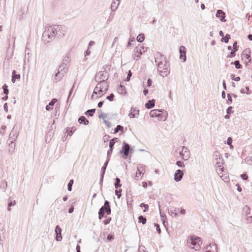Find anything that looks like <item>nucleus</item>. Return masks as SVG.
<instances>
[{
	"mask_svg": "<svg viewBox=\"0 0 252 252\" xmlns=\"http://www.w3.org/2000/svg\"><path fill=\"white\" fill-rule=\"evenodd\" d=\"M154 57L158 71L159 75L163 77L167 76L170 73V69L166 57L159 52H157Z\"/></svg>",
	"mask_w": 252,
	"mask_h": 252,
	"instance_id": "1",
	"label": "nucleus"
},
{
	"mask_svg": "<svg viewBox=\"0 0 252 252\" xmlns=\"http://www.w3.org/2000/svg\"><path fill=\"white\" fill-rule=\"evenodd\" d=\"M202 243L201 238L195 235L190 236L187 242V246L195 251H198L200 249V245Z\"/></svg>",
	"mask_w": 252,
	"mask_h": 252,
	"instance_id": "2",
	"label": "nucleus"
},
{
	"mask_svg": "<svg viewBox=\"0 0 252 252\" xmlns=\"http://www.w3.org/2000/svg\"><path fill=\"white\" fill-rule=\"evenodd\" d=\"M54 31L52 26L46 27L42 34L43 41L45 43H49L53 40L56 37Z\"/></svg>",
	"mask_w": 252,
	"mask_h": 252,
	"instance_id": "3",
	"label": "nucleus"
},
{
	"mask_svg": "<svg viewBox=\"0 0 252 252\" xmlns=\"http://www.w3.org/2000/svg\"><path fill=\"white\" fill-rule=\"evenodd\" d=\"M67 67L62 66V65L61 64V65L59 66L57 72H55V76L54 78V81L55 82H59L63 78V77L67 73Z\"/></svg>",
	"mask_w": 252,
	"mask_h": 252,
	"instance_id": "4",
	"label": "nucleus"
},
{
	"mask_svg": "<svg viewBox=\"0 0 252 252\" xmlns=\"http://www.w3.org/2000/svg\"><path fill=\"white\" fill-rule=\"evenodd\" d=\"M213 163L221 169L223 168L222 165L223 164V158L221 157L220 153L216 151L213 154Z\"/></svg>",
	"mask_w": 252,
	"mask_h": 252,
	"instance_id": "5",
	"label": "nucleus"
},
{
	"mask_svg": "<svg viewBox=\"0 0 252 252\" xmlns=\"http://www.w3.org/2000/svg\"><path fill=\"white\" fill-rule=\"evenodd\" d=\"M108 78L109 75L107 72L104 71H100L96 74L95 81L99 83L106 81Z\"/></svg>",
	"mask_w": 252,
	"mask_h": 252,
	"instance_id": "6",
	"label": "nucleus"
},
{
	"mask_svg": "<svg viewBox=\"0 0 252 252\" xmlns=\"http://www.w3.org/2000/svg\"><path fill=\"white\" fill-rule=\"evenodd\" d=\"M55 36L58 38L63 36L65 34L64 31H63V27L61 25H55L52 27Z\"/></svg>",
	"mask_w": 252,
	"mask_h": 252,
	"instance_id": "7",
	"label": "nucleus"
},
{
	"mask_svg": "<svg viewBox=\"0 0 252 252\" xmlns=\"http://www.w3.org/2000/svg\"><path fill=\"white\" fill-rule=\"evenodd\" d=\"M130 151V145L124 141L122 150L120 151L121 154L122 155L123 158H126L129 154Z\"/></svg>",
	"mask_w": 252,
	"mask_h": 252,
	"instance_id": "8",
	"label": "nucleus"
},
{
	"mask_svg": "<svg viewBox=\"0 0 252 252\" xmlns=\"http://www.w3.org/2000/svg\"><path fill=\"white\" fill-rule=\"evenodd\" d=\"M144 47L142 46L139 45L137 46L134 51L133 55V59L137 61L139 59L140 56L144 52Z\"/></svg>",
	"mask_w": 252,
	"mask_h": 252,
	"instance_id": "9",
	"label": "nucleus"
},
{
	"mask_svg": "<svg viewBox=\"0 0 252 252\" xmlns=\"http://www.w3.org/2000/svg\"><path fill=\"white\" fill-rule=\"evenodd\" d=\"M179 154L184 160H187L190 157L189 151L185 146L182 147V150L179 152Z\"/></svg>",
	"mask_w": 252,
	"mask_h": 252,
	"instance_id": "10",
	"label": "nucleus"
},
{
	"mask_svg": "<svg viewBox=\"0 0 252 252\" xmlns=\"http://www.w3.org/2000/svg\"><path fill=\"white\" fill-rule=\"evenodd\" d=\"M161 112V110L158 109L152 110L150 112V116L152 118L157 117L158 118V120L160 121L162 118Z\"/></svg>",
	"mask_w": 252,
	"mask_h": 252,
	"instance_id": "11",
	"label": "nucleus"
},
{
	"mask_svg": "<svg viewBox=\"0 0 252 252\" xmlns=\"http://www.w3.org/2000/svg\"><path fill=\"white\" fill-rule=\"evenodd\" d=\"M102 213L104 214L106 213L107 215L111 214V208L110 206V203L108 201L106 200L104 202V205L102 206L100 208H102Z\"/></svg>",
	"mask_w": 252,
	"mask_h": 252,
	"instance_id": "12",
	"label": "nucleus"
},
{
	"mask_svg": "<svg viewBox=\"0 0 252 252\" xmlns=\"http://www.w3.org/2000/svg\"><path fill=\"white\" fill-rule=\"evenodd\" d=\"M18 132L17 130H15L14 127H13L9 134V139H11L10 144L9 145H12L13 143V142L16 140Z\"/></svg>",
	"mask_w": 252,
	"mask_h": 252,
	"instance_id": "13",
	"label": "nucleus"
},
{
	"mask_svg": "<svg viewBox=\"0 0 252 252\" xmlns=\"http://www.w3.org/2000/svg\"><path fill=\"white\" fill-rule=\"evenodd\" d=\"M183 172L180 170L178 169L174 174V180L176 182H179L181 180L183 176Z\"/></svg>",
	"mask_w": 252,
	"mask_h": 252,
	"instance_id": "14",
	"label": "nucleus"
},
{
	"mask_svg": "<svg viewBox=\"0 0 252 252\" xmlns=\"http://www.w3.org/2000/svg\"><path fill=\"white\" fill-rule=\"evenodd\" d=\"M55 232L56 234V240L57 241H61L62 239L61 235L62 229L59 225H57L55 228Z\"/></svg>",
	"mask_w": 252,
	"mask_h": 252,
	"instance_id": "15",
	"label": "nucleus"
},
{
	"mask_svg": "<svg viewBox=\"0 0 252 252\" xmlns=\"http://www.w3.org/2000/svg\"><path fill=\"white\" fill-rule=\"evenodd\" d=\"M180 52V59H183V61L185 62L186 61V48L185 46H181L179 49Z\"/></svg>",
	"mask_w": 252,
	"mask_h": 252,
	"instance_id": "16",
	"label": "nucleus"
},
{
	"mask_svg": "<svg viewBox=\"0 0 252 252\" xmlns=\"http://www.w3.org/2000/svg\"><path fill=\"white\" fill-rule=\"evenodd\" d=\"M216 16L220 18V21L222 22L226 21L225 19V14L222 10H218L216 14Z\"/></svg>",
	"mask_w": 252,
	"mask_h": 252,
	"instance_id": "17",
	"label": "nucleus"
},
{
	"mask_svg": "<svg viewBox=\"0 0 252 252\" xmlns=\"http://www.w3.org/2000/svg\"><path fill=\"white\" fill-rule=\"evenodd\" d=\"M139 110L136 108L131 107L130 112L128 116L131 118H137L139 115Z\"/></svg>",
	"mask_w": 252,
	"mask_h": 252,
	"instance_id": "18",
	"label": "nucleus"
},
{
	"mask_svg": "<svg viewBox=\"0 0 252 252\" xmlns=\"http://www.w3.org/2000/svg\"><path fill=\"white\" fill-rule=\"evenodd\" d=\"M206 252H217V245L215 243L210 244L206 247Z\"/></svg>",
	"mask_w": 252,
	"mask_h": 252,
	"instance_id": "19",
	"label": "nucleus"
},
{
	"mask_svg": "<svg viewBox=\"0 0 252 252\" xmlns=\"http://www.w3.org/2000/svg\"><path fill=\"white\" fill-rule=\"evenodd\" d=\"M144 170L142 166L137 167V170L136 172L135 178L136 180H138L141 178L143 174V171Z\"/></svg>",
	"mask_w": 252,
	"mask_h": 252,
	"instance_id": "20",
	"label": "nucleus"
},
{
	"mask_svg": "<svg viewBox=\"0 0 252 252\" xmlns=\"http://www.w3.org/2000/svg\"><path fill=\"white\" fill-rule=\"evenodd\" d=\"M68 59H69L68 55H65L64 56H63V59L61 63V64L62 65V66L66 67L67 68L68 67L69 63V61Z\"/></svg>",
	"mask_w": 252,
	"mask_h": 252,
	"instance_id": "21",
	"label": "nucleus"
},
{
	"mask_svg": "<svg viewBox=\"0 0 252 252\" xmlns=\"http://www.w3.org/2000/svg\"><path fill=\"white\" fill-rule=\"evenodd\" d=\"M58 100L56 98H53L51 100V101L49 102V104L46 105V109L47 111H50L53 109V106L55 103L57 102Z\"/></svg>",
	"mask_w": 252,
	"mask_h": 252,
	"instance_id": "22",
	"label": "nucleus"
},
{
	"mask_svg": "<svg viewBox=\"0 0 252 252\" xmlns=\"http://www.w3.org/2000/svg\"><path fill=\"white\" fill-rule=\"evenodd\" d=\"M155 99L149 100L145 105L147 109H151L155 106Z\"/></svg>",
	"mask_w": 252,
	"mask_h": 252,
	"instance_id": "23",
	"label": "nucleus"
},
{
	"mask_svg": "<svg viewBox=\"0 0 252 252\" xmlns=\"http://www.w3.org/2000/svg\"><path fill=\"white\" fill-rule=\"evenodd\" d=\"M103 92V90H102V88H101V85L98 83L94 90L93 94H97L98 93L99 94L101 93L104 94Z\"/></svg>",
	"mask_w": 252,
	"mask_h": 252,
	"instance_id": "24",
	"label": "nucleus"
},
{
	"mask_svg": "<svg viewBox=\"0 0 252 252\" xmlns=\"http://www.w3.org/2000/svg\"><path fill=\"white\" fill-rule=\"evenodd\" d=\"M78 122L80 124H83L84 125H87L89 124V120H88L84 116H82L78 119Z\"/></svg>",
	"mask_w": 252,
	"mask_h": 252,
	"instance_id": "25",
	"label": "nucleus"
},
{
	"mask_svg": "<svg viewBox=\"0 0 252 252\" xmlns=\"http://www.w3.org/2000/svg\"><path fill=\"white\" fill-rule=\"evenodd\" d=\"M98 84L101 85V88H102V90H103V89H104V90H103V91H104L103 92H104V94H105L106 93V92L107 91L108 88V85L107 84V83H106L105 81H104V82H102L99 83Z\"/></svg>",
	"mask_w": 252,
	"mask_h": 252,
	"instance_id": "26",
	"label": "nucleus"
},
{
	"mask_svg": "<svg viewBox=\"0 0 252 252\" xmlns=\"http://www.w3.org/2000/svg\"><path fill=\"white\" fill-rule=\"evenodd\" d=\"M118 1V3L114 0L112 2L111 5V8L112 11H115L117 9L120 2V1L119 0Z\"/></svg>",
	"mask_w": 252,
	"mask_h": 252,
	"instance_id": "27",
	"label": "nucleus"
},
{
	"mask_svg": "<svg viewBox=\"0 0 252 252\" xmlns=\"http://www.w3.org/2000/svg\"><path fill=\"white\" fill-rule=\"evenodd\" d=\"M7 187V183L5 180H2L0 182V188L4 192L5 191Z\"/></svg>",
	"mask_w": 252,
	"mask_h": 252,
	"instance_id": "28",
	"label": "nucleus"
},
{
	"mask_svg": "<svg viewBox=\"0 0 252 252\" xmlns=\"http://www.w3.org/2000/svg\"><path fill=\"white\" fill-rule=\"evenodd\" d=\"M177 210H179V209L175 207H171L168 209L169 213H170L171 214H174L175 216L178 215V214L176 212Z\"/></svg>",
	"mask_w": 252,
	"mask_h": 252,
	"instance_id": "29",
	"label": "nucleus"
},
{
	"mask_svg": "<svg viewBox=\"0 0 252 252\" xmlns=\"http://www.w3.org/2000/svg\"><path fill=\"white\" fill-rule=\"evenodd\" d=\"M118 141V138H114L110 140L109 142V148L113 149V147L115 143L116 142H117Z\"/></svg>",
	"mask_w": 252,
	"mask_h": 252,
	"instance_id": "30",
	"label": "nucleus"
},
{
	"mask_svg": "<svg viewBox=\"0 0 252 252\" xmlns=\"http://www.w3.org/2000/svg\"><path fill=\"white\" fill-rule=\"evenodd\" d=\"M124 130V127L121 125H117L116 127L114 128L113 133H116L119 131L122 132Z\"/></svg>",
	"mask_w": 252,
	"mask_h": 252,
	"instance_id": "31",
	"label": "nucleus"
},
{
	"mask_svg": "<svg viewBox=\"0 0 252 252\" xmlns=\"http://www.w3.org/2000/svg\"><path fill=\"white\" fill-rule=\"evenodd\" d=\"M146 219L143 216H140L138 217V222L141 223L142 224H145L146 223Z\"/></svg>",
	"mask_w": 252,
	"mask_h": 252,
	"instance_id": "32",
	"label": "nucleus"
},
{
	"mask_svg": "<svg viewBox=\"0 0 252 252\" xmlns=\"http://www.w3.org/2000/svg\"><path fill=\"white\" fill-rule=\"evenodd\" d=\"M118 91H119V93H120L121 94H125L126 93L125 87L122 85H120V87L118 89Z\"/></svg>",
	"mask_w": 252,
	"mask_h": 252,
	"instance_id": "33",
	"label": "nucleus"
},
{
	"mask_svg": "<svg viewBox=\"0 0 252 252\" xmlns=\"http://www.w3.org/2000/svg\"><path fill=\"white\" fill-rule=\"evenodd\" d=\"M16 204L15 200H11L9 199L8 204V211H10L11 210L10 207L11 206H13Z\"/></svg>",
	"mask_w": 252,
	"mask_h": 252,
	"instance_id": "34",
	"label": "nucleus"
},
{
	"mask_svg": "<svg viewBox=\"0 0 252 252\" xmlns=\"http://www.w3.org/2000/svg\"><path fill=\"white\" fill-rule=\"evenodd\" d=\"M95 109H91L87 110L85 114L86 115H88V116L91 117L93 116V114L95 112Z\"/></svg>",
	"mask_w": 252,
	"mask_h": 252,
	"instance_id": "35",
	"label": "nucleus"
},
{
	"mask_svg": "<svg viewBox=\"0 0 252 252\" xmlns=\"http://www.w3.org/2000/svg\"><path fill=\"white\" fill-rule=\"evenodd\" d=\"M230 38V35L229 34H226L225 37H222L220 39L221 42H224L225 43H228L229 39Z\"/></svg>",
	"mask_w": 252,
	"mask_h": 252,
	"instance_id": "36",
	"label": "nucleus"
},
{
	"mask_svg": "<svg viewBox=\"0 0 252 252\" xmlns=\"http://www.w3.org/2000/svg\"><path fill=\"white\" fill-rule=\"evenodd\" d=\"M145 38H144V35L143 33L139 34L137 37V40L139 42H142L144 41Z\"/></svg>",
	"mask_w": 252,
	"mask_h": 252,
	"instance_id": "37",
	"label": "nucleus"
},
{
	"mask_svg": "<svg viewBox=\"0 0 252 252\" xmlns=\"http://www.w3.org/2000/svg\"><path fill=\"white\" fill-rule=\"evenodd\" d=\"M231 64H234L237 69H240L242 67V65L240 63L239 61H235L234 62H232Z\"/></svg>",
	"mask_w": 252,
	"mask_h": 252,
	"instance_id": "38",
	"label": "nucleus"
},
{
	"mask_svg": "<svg viewBox=\"0 0 252 252\" xmlns=\"http://www.w3.org/2000/svg\"><path fill=\"white\" fill-rule=\"evenodd\" d=\"M74 181L73 179H71L67 185V189L68 191H70L72 190V187Z\"/></svg>",
	"mask_w": 252,
	"mask_h": 252,
	"instance_id": "39",
	"label": "nucleus"
},
{
	"mask_svg": "<svg viewBox=\"0 0 252 252\" xmlns=\"http://www.w3.org/2000/svg\"><path fill=\"white\" fill-rule=\"evenodd\" d=\"M12 76L15 79H19L20 78V75L19 74H16V71L15 70H13L12 71Z\"/></svg>",
	"mask_w": 252,
	"mask_h": 252,
	"instance_id": "40",
	"label": "nucleus"
},
{
	"mask_svg": "<svg viewBox=\"0 0 252 252\" xmlns=\"http://www.w3.org/2000/svg\"><path fill=\"white\" fill-rule=\"evenodd\" d=\"M230 77L232 80H234L235 81H239L240 80V77H235V75L234 74H231L230 75Z\"/></svg>",
	"mask_w": 252,
	"mask_h": 252,
	"instance_id": "41",
	"label": "nucleus"
},
{
	"mask_svg": "<svg viewBox=\"0 0 252 252\" xmlns=\"http://www.w3.org/2000/svg\"><path fill=\"white\" fill-rule=\"evenodd\" d=\"M7 86L6 85V84H4L3 86H2V88L3 89V93L7 95L8 94V92H9V91H8V89H7Z\"/></svg>",
	"mask_w": 252,
	"mask_h": 252,
	"instance_id": "42",
	"label": "nucleus"
},
{
	"mask_svg": "<svg viewBox=\"0 0 252 252\" xmlns=\"http://www.w3.org/2000/svg\"><path fill=\"white\" fill-rule=\"evenodd\" d=\"M140 206L141 207H145V209L143 211L144 212H146L148 211L149 205L148 204L142 203L140 204Z\"/></svg>",
	"mask_w": 252,
	"mask_h": 252,
	"instance_id": "43",
	"label": "nucleus"
},
{
	"mask_svg": "<svg viewBox=\"0 0 252 252\" xmlns=\"http://www.w3.org/2000/svg\"><path fill=\"white\" fill-rule=\"evenodd\" d=\"M103 209V208H100L99 212H98V218L99 220H101L102 218V217H103L104 215L105 214H104V213H102Z\"/></svg>",
	"mask_w": 252,
	"mask_h": 252,
	"instance_id": "44",
	"label": "nucleus"
},
{
	"mask_svg": "<svg viewBox=\"0 0 252 252\" xmlns=\"http://www.w3.org/2000/svg\"><path fill=\"white\" fill-rule=\"evenodd\" d=\"M52 137V133H50V132H48V133L46 135V143H49Z\"/></svg>",
	"mask_w": 252,
	"mask_h": 252,
	"instance_id": "45",
	"label": "nucleus"
},
{
	"mask_svg": "<svg viewBox=\"0 0 252 252\" xmlns=\"http://www.w3.org/2000/svg\"><path fill=\"white\" fill-rule=\"evenodd\" d=\"M246 89L247 90L246 92L245 91L244 89H242L241 90V93L242 94L247 93V94H249L251 93V92L250 91L249 87L248 86L246 87Z\"/></svg>",
	"mask_w": 252,
	"mask_h": 252,
	"instance_id": "46",
	"label": "nucleus"
},
{
	"mask_svg": "<svg viewBox=\"0 0 252 252\" xmlns=\"http://www.w3.org/2000/svg\"><path fill=\"white\" fill-rule=\"evenodd\" d=\"M227 98H228V100L227 101V103L228 104H231L232 102V99L231 96V95L230 94H227Z\"/></svg>",
	"mask_w": 252,
	"mask_h": 252,
	"instance_id": "47",
	"label": "nucleus"
},
{
	"mask_svg": "<svg viewBox=\"0 0 252 252\" xmlns=\"http://www.w3.org/2000/svg\"><path fill=\"white\" fill-rule=\"evenodd\" d=\"M114 239V236L112 234H109L107 237L106 242H110Z\"/></svg>",
	"mask_w": 252,
	"mask_h": 252,
	"instance_id": "48",
	"label": "nucleus"
},
{
	"mask_svg": "<svg viewBox=\"0 0 252 252\" xmlns=\"http://www.w3.org/2000/svg\"><path fill=\"white\" fill-rule=\"evenodd\" d=\"M121 192H122L121 189H120L119 190H117V189L115 190V194L116 195H117L118 198H120L121 196Z\"/></svg>",
	"mask_w": 252,
	"mask_h": 252,
	"instance_id": "49",
	"label": "nucleus"
},
{
	"mask_svg": "<svg viewBox=\"0 0 252 252\" xmlns=\"http://www.w3.org/2000/svg\"><path fill=\"white\" fill-rule=\"evenodd\" d=\"M114 94H111L109 96H107L106 99L109 100V101H112L114 99Z\"/></svg>",
	"mask_w": 252,
	"mask_h": 252,
	"instance_id": "50",
	"label": "nucleus"
},
{
	"mask_svg": "<svg viewBox=\"0 0 252 252\" xmlns=\"http://www.w3.org/2000/svg\"><path fill=\"white\" fill-rule=\"evenodd\" d=\"M91 54V51L88 49L84 53V56L85 57H86V56H89ZM87 60V59L86 58H85L84 60L85 61H86Z\"/></svg>",
	"mask_w": 252,
	"mask_h": 252,
	"instance_id": "51",
	"label": "nucleus"
},
{
	"mask_svg": "<svg viewBox=\"0 0 252 252\" xmlns=\"http://www.w3.org/2000/svg\"><path fill=\"white\" fill-rule=\"evenodd\" d=\"M176 165H178L179 167H182L184 166V164L183 162L179 160L176 162Z\"/></svg>",
	"mask_w": 252,
	"mask_h": 252,
	"instance_id": "52",
	"label": "nucleus"
},
{
	"mask_svg": "<svg viewBox=\"0 0 252 252\" xmlns=\"http://www.w3.org/2000/svg\"><path fill=\"white\" fill-rule=\"evenodd\" d=\"M244 211H245V213L248 215L250 213V207L248 206H245V207L244 208Z\"/></svg>",
	"mask_w": 252,
	"mask_h": 252,
	"instance_id": "53",
	"label": "nucleus"
},
{
	"mask_svg": "<svg viewBox=\"0 0 252 252\" xmlns=\"http://www.w3.org/2000/svg\"><path fill=\"white\" fill-rule=\"evenodd\" d=\"M131 76H132V72L130 70H129L128 72L126 79L127 81H129L130 80V78L131 77Z\"/></svg>",
	"mask_w": 252,
	"mask_h": 252,
	"instance_id": "54",
	"label": "nucleus"
},
{
	"mask_svg": "<svg viewBox=\"0 0 252 252\" xmlns=\"http://www.w3.org/2000/svg\"><path fill=\"white\" fill-rule=\"evenodd\" d=\"M106 169V167L103 165V166L102 167L101 169V175H102V176L104 175Z\"/></svg>",
	"mask_w": 252,
	"mask_h": 252,
	"instance_id": "55",
	"label": "nucleus"
},
{
	"mask_svg": "<svg viewBox=\"0 0 252 252\" xmlns=\"http://www.w3.org/2000/svg\"><path fill=\"white\" fill-rule=\"evenodd\" d=\"M155 226L156 227V230L157 231V232L158 233H160L161 230H160V228L159 227V224H158V223H155Z\"/></svg>",
	"mask_w": 252,
	"mask_h": 252,
	"instance_id": "56",
	"label": "nucleus"
},
{
	"mask_svg": "<svg viewBox=\"0 0 252 252\" xmlns=\"http://www.w3.org/2000/svg\"><path fill=\"white\" fill-rule=\"evenodd\" d=\"M67 132V135H69L70 136L72 135L73 133V131L71 130H70V128L69 127L66 128V132Z\"/></svg>",
	"mask_w": 252,
	"mask_h": 252,
	"instance_id": "57",
	"label": "nucleus"
},
{
	"mask_svg": "<svg viewBox=\"0 0 252 252\" xmlns=\"http://www.w3.org/2000/svg\"><path fill=\"white\" fill-rule=\"evenodd\" d=\"M237 42H235L233 44V50H234V51H237L238 50V47L237 46Z\"/></svg>",
	"mask_w": 252,
	"mask_h": 252,
	"instance_id": "58",
	"label": "nucleus"
},
{
	"mask_svg": "<svg viewBox=\"0 0 252 252\" xmlns=\"http://www.w3.org/2000/svg\"><path fill=\"white\" fill-rule=\"evenodd\" d=\"M241 178L245 180H246L248 178V176L246 174H243L241 175Z\"/></svg>",
	"mask_w": 252,
	"mask_h": 252,
	"instance_id": "59",
	"label": "nucleus"
},
{
	"mask_svg": "<svg viewBox=\"0 0 252 252\" xmlns=\"http://www.w3.org/2000/svg\"><path fill=\"white\" fill-rule=\"evenodd\" d=\"M152 81L150 78H149L147 80V86L148 87H150L152 85Z\"/></svg>",
	"mask_w": 252,
	"mask_h": 252,
	"instance_id": "60",
	"label": "nucleus"
},
{
	"mask_svg": "<svg viewBox=\"0 0 252 252\" xmlns=\"http://www.w3.org/2000/svg\"><path fill=\"white\" fill-rule=\"evenodd\" d=\"M232 143V139L231 137H229L227 139V144L228 145H230Z\"/></svg>",
	"mask_w": 252,
	"mask_h": 252,
	"instance_id": "61",
	"label": "nucleus"
},
{
	"mask_svg": "<svg viewBox=\"0 0 252 252\" xmlns=\"http://www.w3.org/2000/svg\"><path fill=\"white\" fill-rule=\"evenodd\" d=\"M115 188L116 189H118L119 188H120L122 186V185L121 184L118 183H115L114 184Z\"/></svg>",
	"mask_w": 252,
	"mask_h": 252,
	"instance_id": "62",
	"label": "nucleus"
},
{
	"mask_svg": "<svg viewBox=\"0 0 252 252\" xmlns=\"http://www.w3.org/2000/svg\"><path fill=\"white\" fill-rule=\"evenodd\" d=\"M111 218H108L107 219H106L104 221H103V222L105 224H107L108 223H110V221H111Z\"/></svg>",
	"mask_w": 252,
	"mask_h": 252,
	"instance_id": "63",
	"label": "nucleus"
},
{
	"mask_svg": "<svg viewBox=\"0 0 252 252\" xmlns=\"http://www.w3.org/2000/svg\"><path fill=\"white\" fill-rule=\"evenodd\" d=\"M112 151H113V149L109 148V149L108 150V151H107L108 158H109V157L110 156L111 154L112 153Z\"/></svg>",
	"mask_w": 252,
	"mask_h": 252,
	"instance_id": "64",
	"label": "nucleus"
}]
</instances>
